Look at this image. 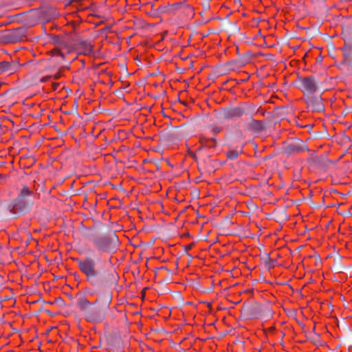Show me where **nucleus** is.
<instances>
[{"mask_svg": "<svg viewBox=\"0 0 352 352\" xmlns=\"http://www.w3.org/2000/svg\"><path fill=\"white\" fill-rule=\"evenodd\" d=\"M80 271L86 276L87 280L98 288L106 287L116 280V274L110 272L104 261L100 256H86L84 259L76 258Z\"/></svg>", "mask_w": 352, "mask_h": 352, "instance_id": "f257e3e1", "label": "nucleus"}, {"mask_svg": "<svg viewBox=\"0 0 352 352\" xmlns=\"http://www.w3.org/2000/svg\"><path fill=\"white\" fill-rule=\"evenodd\" d=\"M81 234L92 244L98 253L113 254L119 249L120 242L116 232L106 226L82 227Z\"/></svg>", "mask_w": 352, "mask_h": 352, "instance_id": "f03ea898", "label": "nucleus"}, {"mask_svg": "<svg viewBox=\"0 0 352 352\" xmlns=\"http://www.w3.org/2000/svg\"><path fill=\"white\" fill-rule=\"evenodd\" d=\"M35 199L34 192L28 186H22L15 199L0 206V218L12 219L27 214L32 209Z\"/></svg>", "mask_w": 352, "mask_h": 352, "instance_id": "7ed1b4c3", "label": "nucleus"}, {"mask_svg": "<svg viewBox=\"0 0 352 352\" xmlns=\"http://www.w3.org/2000/svg\"><path fill=\"white\" fill-rule=\"evenodd\" d=\"M111 301V294L108 293L102 305H96L99 303V300L91 303L82 295L78 298L76 303L79 309L83 312L87 321L99 323L104 319L106 311L109 309Z\"/></svg>", "mask_w": 352, "mask_h": 352, "instance_id": "20e7f679", "label": "nucleus"}, {"mask_svg": "<svg viewBox=\"0 0 352 352\" xmlns=\"http://www.w3.org/2000/svg\"><path fill=\"white\" fill-rule=\"evenodd\" d=\"M243 317L245 319L267 318L272 316V311L266 305L258 302L244 304L241 309Z\"/></svg>", "mask_w": 352, "mask_h": 352, "instance_id": "39448f33", "label": "nucleus"}, {"mask_svg": "<svg viewBox=\"0 0 352 352\" xmlns=\"http://www.w3.org/2000/svg\"><path fill=\"white\" fill-rule=\"evenodd\" d=\"M257 112L254 105L245 104L236 107H229L223 109L219 113L223 120H233L239 118L243 115L252 116Z\"/></svg>", "mask_w": 352, "mask_h": 352, "instance_id": "423d86ee", "label": "nucleus"}, {"mask_svg": "<svg viewBox=\"0 0 352 352\" xmlns=\"http://www.w3.org/2000/svg\"><path fill=\"white\" fill-rule=\"evenodd\" d=\"M27 28L21 26L16 29L1 31L0 43H12L21 41L25 36Z\"/></svg>", "mask_w": 352, "mask_h": 352, "instance_id": "0eeeda50", "label": "nucleus"}, {"mask_svg": "<svg viewBox=\"0 0 352 352\" xmlns=\"http://www.w3.org/2000/svg\"><path fill=\"white\" fill-rule=\"evenodd\" d=\"M298 88L305 95H313L318 90V82L314 76L298 78Z\"/></svg>", "mask_w": 352, "mask_h": 352, "instance_id": "6e6552de", "label": "nucleus"}, {"mask_svg": "<svg viewBox=\"0 0 352 352\" xmlns=\"http://www.w3.org/2000/svg\"><path fill=\"white\" fill-rule=\"evenodd\" d=\"M308 151L307 145L300 139H293L286 142L283 146V153L287 155H294Z\"/></svg>", "mask_w": 352, "mask_h": 352, "instance_id": "1a4fd4ad", "label": "nucleus"}, {"mask_svg": "<svg viewBox=\"0 0 352 352\" xmlns=\"http://www.w3.org/2000/svg\"><path fill=\"white\" fill-rule=\"evenodd\" d=\"M303 100L307 105V108L312 112H323L324 105L322 99L320 96L305 95Z\"/></svg>", "mask_w": 352, "mask_h": 352, "instance_id": "9d476101", "label": "nucleus"}, {"mask_svg": "<svg viewBox=\"0 0 352 352\" xmlns=\"http://www.w3.org/2000/svg\"><path fill=\"white\" fill-rule=\"evenodd\" d=\"M311 161L314 165L322 168H327L330 164L333 163L327 158L326 154L313 156L311 158Z\"/></svg>", "mask_w": 352, "mask_h": 352, "instance_id": "9b49d317", "label": "nucleus"}, {"mask_svg": "<svg viewBox=\"0 0 352 352\" xmlns=\"http://www.w3.org/2000/svg\"><path fill=\"white\" fill-rule=\"evenodd\" d=\"M76 49L85 55H89L92 53L93 46L91 43L85 40H78L76 43Z\"/></svg>", "mask_w": 352, "mask_h": 352, "instance_id": "f8f14e48", "label": "nucleus"}, {"mask_svg": "<svg viewBox=\"0 0 352 352\" xmlns=\"http://www.w3.org/2000/svg\"><path fill=\"white\" fill-rule=\"evenodd\" d=\"M18 68L16 63L2 61L0 62V74L2 73H14Z\"/></svg>", "mask_w": 352, "mask_h": 352, "instance_id": "ddd939ff", "label": "nucleus"}, {"mask_svg": "<svg viewBox=\"0 0 352 352\" xmlns=\"http://www.w3.org/2000/svg\"><path fill=\"white\" fill-rule=\"evenodd\" d=\"M247 126L249 129L254 131H261L263 129V122L262 121H257L252 118L247 120Z\"/></svg>", "mask_w": 352, "mask_h": 352, "instance_id": "4468645a", "label": "nucleus"}, {"mask_svg": "<svg viewBox=\"0 0 352 352\" xmlns=\"http://www.w3.org/2000/svg\"><path fill=\"white\" fill-rule=\"evenodd\" d=\"M344 51V59L343 63L350 67H352V54L351 48L349 47H345L343 50Z\"/></svg>", "mask_w": 352, "mask_h": 352, "instance_id": "2eb2a0df", "label": "nucleus"}, {"mask_svg": "<svg viewBox=\"0 0 352 352\" xmlns=\"http://www.w3.org/2000/svg\"><path fill=\"white\" fill-rule=\"evenodd\" d=\"M263 260L264 261L265 264L268 269H270L274 266L275 261L272 259L268 254H266Z\"/></svg>", "mask_w": 352, "mask_h": 352, "instance_id": "dca6fc26", "label": "nucleus"}, {"mask_svg": "<svg viewBox=\"0 0 352 352\" xmlns=\"http://www.w3.org/2000/svg\"><path fill=\"white\" fill-rule=\"evenodd\" d=\"M185 2H179L173 5H170L168 8V11L170 12H174L175 11L180 9L182 6H184Z\"/></svg>", "mask_w": 352, "mask_h": 352, "instance_id": "f3484780", "label": "nucleus"}, {"mask_svg": "<svg viewBox=\"0 0 352 352\" xmlns=\"http://www.w3.org/2000/svg\"><path fill=\"white\" fill-rule=\"evenodd\" d=\"M226 155L228 159L234 160L237 158L239 153L234 150H230L227 152Z\"/></svg>", "mask_w": 352, "mask_h": 352, "instance_id": "a211bd4d", "label": "nucleus"}, {"mask_svg": "<svg viewBox=\"0 0 352 352\" xmlns=\"http://www.w3.org/2000/svg\"><path fill=\"white\" fill-rule=\"evenodd\" d=\"M169 136L172 138L179 139L182 135L177 129H175L169 133Z\"/></svg>", "mask_w": 352, "mask_h": 352, "instance_id": "6ab92c4d", "label": "nucleus"}, {"mask_svg": "<svg viewBox=\"0 0 352 352\" xmlns=\"http://www.w3.org/2000/svg\"><path fill=\"white\" fill-rule=\"evenodd\" d=\"M52 304H56L58 307H63L65 306V301L60 298H56L54 302H51Z\"/></svg>", "mask_w": 352, "mask_h": 352, "instance_id": "aec40b11", "label": "nucleus"}, {"mask_svg": "<svg viewBox=\"0 0 352 352\" xmlns=\"http://www.w3.org/2000/svg\"><path fill=\"white\" fill-rule=\"evenodd\" d=\"M221 131V127H220V126H215L212 129V131L214 135L219 133Z\"/></svg>", "mask_w": 352, "mask_h": 352, "instance_id": "412c9836", "label": "nucleus"}, {"mask_svg": "<svg viewBox=\"0 0 352 352\" xmlns=\"http://www.w3.org/2000/svg\"><path fill=\"white\" fill-rule=\"evenodd\" d=\"M208 141H210V142H212L213 143V144H212V145H210H210H208V146H209V147L214 146V145H215V142H216V139H215V138H211L210 140H208Z\"/></svg>", "mask_w": 352, "mask_h": 352, "instance_id": "4be33fe9", "label": "nucleus"}, {"mask_svg": "<svg viewBox=\"0 0 352 352\" xmlns=\"http://www.w3.org/2000/svg\"><path fill=\"white\" fill-rule=\"evenodd\" d=\"M47 12H49L50 13H55V10L54 9H52V8L48 10Z\"/></svg>", "mask_w": 352, "mask_h": 352, "instance_id": "5701e85b", "label": "nucleus"}, {"mask_svg": "<svg viewBox=\"0 0 352 352\" xmlns=\"http://www.w3.org/2000/svg\"><path fill=\"white\" fill-rule=\"evenodd\" d=\"M48 78H49V77L43 78L41 79V81H42V82H45Z\"/></svg>", "mask_w": 352, "mask_h": 352, "instance_id": "b1692460", "label": "nucleus"}, {"mask_svg": "<svg viewBox=\"0 0 352 352\" xmlns=\"http://www.w3.org/2000/svg\"><path fill=\"white\" fill-rule=\"evenodd\" d=\"M57 86H58V85H57V84L54 85V88H53V89H54V90H56V89Z\"/></svg>", "mask_w": 352, "mask_h": 352, "instance_id": "393cba45", "label": "nucleus"}, {"mask_svg": "<svg viewBox=\"0 0 352 352\" xmlns=\"http://www.w3.org/2000/svg\"><path fill=\"white\" fill-rule=\"evenodd\" d=\"M137 62H140V60H138V58H136Z\"/></svg>", "mask_w": 352, "mask_h": 352, "instance_id": "a878e982", "label": "nucleus"}, {"mask_svg": "<svg viewBox=\"0 0 352 352\" xmlns=\"http://www.w3.org/2000/svg\"><path fill=\"white\" fill-rule=\"evenodd\" d=\"M137 62H140V60H138V58H136Z\"/></svg>", "mask_w": 352, "mask_h": 352, "instance_id": "bb28decb", "label": "nucleus"}, {"mask_svg": "<svg viewBox=\"0 0 352 352\" xmlns=\"http://www.w3.org/2000/svg\"><path fill=\"white\" fill-rule=\"evenodd\" d=\"M137 62H140V60H138V58H136Z\"/></svg>", "mask_w": 352, "mask_h": 352, "instance_id": "cd10ccee", "label": "nucleus"}, {"mask_svg": "<svg viewBox=\"0 0 352 352\" xmlns=\"http://www.w3.org/2000/svg\"><path fill=\"white\" fill-rule=\"evenodd\" d=\"M164 269L166 270V271H168V270L167 268H165V267H163Z\"/></svg>", "mask_w": 352, "mask_h": 352, "instance_id": "c85d7f7f", "label": "nucleus"}]
</instances>
